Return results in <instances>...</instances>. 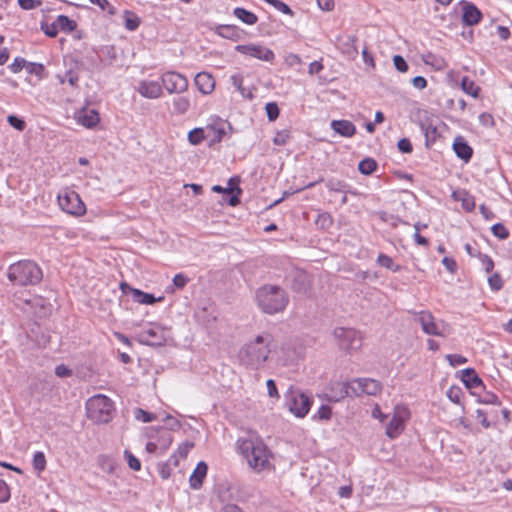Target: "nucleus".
<instances>
[{
    "label": "nucleus",
    "instance_id": "nucleus-28",
    "mask_svg": "<svg viewBox=\"0 0 512 512\" xmlns=\"http://www.w3.org/2000/svg\"><path fill=\"white\" fill-rule=\"evenodd\" d=\"M215 32L217 35L226 39H236L239 36V30L234 25H218L215 28Z\"/></svg>",
    "mask_w": 512,
    "mask_h": 512
},
{
    "label": "nucleus",
    "instance_id": "nucleus-56",
    "mask_svg": "<svg viewBox=\"0 0 512 512\" xmlns=\"http://www.w3.org/2000/svg\"><path fill=\"white\" fill-rule=\"evenodd\" d=\"M393 63H394V66L395 68L399 71V72H406L408 70V64L407 62L405 61V59L400 56V55H395L393 57Z\"/></svg>",
    "mask_w": 512,
    "mask_h": 512
},
{
    "label": "nucleus",
    "instance_id": "nucleus-30",
    "mask_svg": "<svg viewBox=\"0 0 512 512\" xmlns=\"http://www.w3.org/2000/svg\"><path fill=\"white\" fill-rule=\"evenodd\" d=\"M55 22L59 31L71 32L76 28V22L66 15H58Z\"/></svg>",
    "mask_w": 512,
    "mask_h": 512
},
{
    "label": "nucleus",
    "instance_id": "nucleus-40",
    "mask_svg": "<svg viewBox=\"0 0 512 512\" xmlns=\"http://www.w3.org/2000/svg\"><path fill=\"white\" fill-rule=\"evenodd\" d=\"M134 417L143 423H149L156 419V416L150 412H147L141 408H137L134 411Z\"/></svg>",
    "mask_w": 512,
    "mask_h": 512
},
{
    "label": "nucleus",
    "instance_id": "nucleus-15",
    "mask_svg": "<svg viewBox=\"0 0 512 512\" xmlns=\"http://www.w3.org/2000/svg\"><path fill=\"white\" fill-rule=\"evenodd\" d=\"M236 51L242 55L256 58L265 62H272L275 58L274 52L262 44L249 43L237 45Z\"/></svg>",
    "mask_w": 512,
    "mask_h": 512
},
{
    "label": "nucleus",
    "instance_id": "nucleus-18",
    "mask_svg": "<svg viewBox=\"0 0 512 512\" xmlns=\"http://www.w3.org/2000/svg\"><path fill=\"white\" fill-rule=\"evenodd\" d=\"M194 82L199 92L204 95L211 94L215 88V80L207 72L198 73L194 78Z\"/></svg>",
    "mask_w": 512,
    "mask_h": 512
},
{
    "label": "nucleus",
    "instance_id": "nucleus-24",
    "mask_svg": "<svg viewBox=\"0 0 512 512\" xmlns=\"http://www.w3.org/2000/svg\"><path fill=\"white\" fill-rule=\"evenodd\" d=\"M462 381L464 382L466 387L470 389H476L478 387L483 386L481 378L476 374V372L472 368H466L462 370Z\"/></svg>",
    "mask_w": 512,
    "mask_h": 512
},
{
    "label": "nucleus",
    "instance_id": "nucleus-61",
    "mask_svg": "<svg viewBox=\"0 0 512 512\" xmlns=\"http://www.w3.org/2000/svg\"><path fill=\"white\" fill-rule=\"evenodd\" d=\"M285 63L290 67H295L300 65L302 61L297 54L290 53L285 57Z\"/></svg>",
    "mask_w": 512,
    "mask_h": 512
},
{
    "label": "nucleus",
    "instance_id": "nucleus-39",
    "mask_svg": "<svg viewBox=\"0 0 512 512\" xmlns=\"http://www.w3.org/2000/svg\"><path fill=\"white\" fill-rule=\"evenodd\" d=\"M92 4L97 5L102 11L107 12L110 16L117 13L116 8L108 0H89Z\"/></svg>",
    "mask_w": 512,
    "mask_h": 512
},
{
    "label": "nucleus",
    "instance_id": "nucleus-4",
    "mask_svg": "<svg viewBox=\"0 0 512 512\" xmlns=\"http://www.w3.org/2000/svg\"><path fill=\"white\" fill-rule=\"evenodd\" d=\"M7 277L15 285H36L42 278L41 268L31 260H21L9 266Z\"/></svg>",
    "mask_w": 512,
    "mask_h": 512
},
{
    "label": "nucleus",
    "instance_id": "nucleus-37",
    "mask_svg": "<svg viewBox=\"0 0 512 512\" xmlns=\"http://www.w3.org/2000/svg\"><path fill=\"white\" fill-rule=\"evenodd\" d=\"M332 417V409L328 405H321L317 412L312 416L313 420L319 419V420H325L328 421Z\"/></svg>",
    "mask_w": 512,
    "mask_h": 512
},
{
    "label": "nucleus",
    "instance_id": "nucleus-42",
    "mask_svg": "<svg viewBox=\"0 0 512 512\" xmlns=\"http://www.w3.org/2000/svg\"><path fill=\"white\" fill-rule=\"evenodd\" d=\"M231 84L240 92L242 96H245V89L243 87L244 78L240 73H235L230 76Z\"/></svg>",
    "mask_w": 512,
    "mask_h": 512
},
{
    "label": "nucleus",
    "instance_id": "nucleus-33",
    "mask_svg": "<svg viewBox=\"0 0 512 512\" xmlns=\"http://www.w3.org/2000/svg\"><path fill=\"white\" fill-rule=\"evenodd\" d=\"M377 263L393 272H399L402 268L399 264H395L390 256L382 253L378 255Z\"/></svg>",
    "mask_w": 512,
    "mask_h": 512
},
{
    "label": "nucleus",
    "instance_id": "nucleus-34",
    "mask_svg": "<svg viewBox=\"0 0 512 512\" xmlns=\"http://www.w3.org/2000/svg\"><path fill=\"white\" fill-rule=\"evenodd\" d=\"M377 168V162L372 158H365L358 164V170L364 175L372 174Z\"/></svg>",
    "mask_w": 512,
    "mask_h": 512
},
{
    "label": "nucleus",
    "instance_id": "nucleus-35",
    "mask_svg": "<svg viewBox=\"0 0 512 512\" xmlns=\"http://www.w3.org/2000/svg\"><path fill=\"white\" fill-rule=\"evenodd\" d=\"M326 187L329 191L340 192L343 194H347L349 188L345 182L335 178L329 179L326 182Z\"/></svg>",
    "mask_w": 512,
    "mask_h": 512
},
{
    "label": "nucleus",
    "instance_id": "nucleus-14",
    "mask_svg": "<svg viewBox=\"0 0 512 512\" xmlns=\"http://www.w3.org/2000/svg\"><path fill=\"white\" fill-rule=\"evenodd\" d=\"M162 87L166 89L169 94L183 93L188 89V79L183 74L175 71H167L161 75Z\"/></svg>",
    "mask_w": 512,
    "mask_h": 512
},
{
    "label": "nucleus",
    "instance_id": "nucleus-13",
    "mask_svg": "<svg viewBox=\"0 0 512 512\" xmlns=\"http://www.w3.org/2000/svg\"><path fill=\"white\" fill-rule=\"evenodd\" d=\"M410 417V412L407 407L397 405L391 420L386 426V435L391 438H397L405 429V423Z\"/></svg>",
    "mask_w": 512,
    "mask_h": 512
},
{
    "label": "nucleus",
    "instance_id": "nucleus-44",
    "mask_svg": "<svg viewBox=\"0 0 512 512\" xmlns=\"http://www.w3.org/2000/svg\"><path fill=\"white\" fill-rule=\"evenodd\" d=\"M488 284L493 291H499L503 287V281L498 273H494L488 277Z\"/></svg>",
    "mask_w": 512,
    "mask_h": 512
},
{
    "label": "nucleus",
    "instance_id": "nucleus-8",
    "mask_svg": "<svg viewBox=\"0 0 512 512\" xmlns=\"http://www.w3.org/2000/svg\"><path fill=\"white\" fill-rule=\"evenodd\" d=\"M61 210L73 216H82L86 213V206L79 194L70 188H63L57 195Z\"/></svg>",
    "mask_w": 512,
    "mask_h": 512
},
{
    "label": "nucleus",
    "instance_id": "nucleus-54",
    "mask_svg": "<svg viewBox=\"0 0 512 512\" xmlns=\"http://www.w3.org/2000/svg\"><path fill=\"white\" fill-rule=\"evenodd\" d=\"M27 64V61L24 58H15L14 61L9 65V69L13 73L20 72Z\"/></svg>",
    "mask_w": 512,
    "mask_h": 512
},
{
    "label": "nucleus",
    "instance_id": "nucleus-55",
    "mask_svg": "<svg viewBox=\"0 0 512 512\" xmlns=\"http://www.w3.org/2000/svg\"><path fill=\"white\" fill-rule=\"evenodd\" d=\"M10 499V489L4 480L0 479V503H5Z\"/></svg>",
    "mask_w": 512,
    "mask_h": 512
},
{
    "label": "nucleus",
    "instance_id": "nucleus-64",
    "mask_svg": "<svg viewBox=\"0 0 512 512\" xmlns=\"http://www.w3.org/2000/svg\"><path fill=\"white\" fill-rule=\"evenodd\" d=\"M442 264L449 272L454 273L456 271L457 264L454 259L449 258V257H444L442 260Z\"/></svg>",
    "mask_w": 512,
    "mask_h": 512
},
{
    "label": "nucleus",
    "instance_id": "nucleus-11",
    "mask_svg": "<svg viewBox=\"0 0 512 512\" xmlns=\"http://www.w3.org/2000/svg\"><path fill=\"white\" fill-rule=\"evenodd\" d=\"M169 336V329L158 324H150L137 333V340L144 345L161 346Z\"/></svg>",
    "mask_w": 512,
    "mask_h": 512
},
{
    "label": "nucleus",
    "instance_id": "nucleus-23",
    "mask_svg": "<svg viewBox=\"0 0 512 512\" xmlns=\"http://www.w3.org/2000/svg\"><path fill=\"white\" fill-rule=\"evenodd\" d=\"M452 197L454 198V200L461 202L462 208L465 211L471 212L474 210V208H475L474 197L471 194H469L467 191H465V190L454 191L452 193Z\"/></svg>",
    "mask_w": 512,
    "mask_h": 512
},
{
    "label": "nucleus",
    "instance_id": "nucleus-9",
    "mask_svg": "<svg viewBox=\"0 0 512 512\" xmlns=\"http://www.w3.org/2000/svg\"><path fill=\"white\" fill-rule=\"evenodd\" d=\"M339 349L346 352H354L362 346V336L354 328L336 327L332 332Z\"/></svg>",
    "mask_w": 512,
    "mask_h": 512
},
{
    "label": "nucleus",
    "instance_id": "nucleus-51",
    "mask_svg": "<svg viewBox=\"0 0 512 512\" xmlns=\"http://www.w3.org/2000/svg\"><path fill=\"white\" fill-rule=\"evenodd\" d=\"M479 259L481 261L482 267L486 273L492 272L494 268V262L492 258L486 254H480Z\"/></svg>",
    "mask_w": 512,
    "mask_h": 512
},
{
    "label": "nucleus",
    "instance_id": "nucleus-7",
    "mask_svg": "<svg viewBox=\"0 0 512 512\" xmlns=\"http://www.w3.org/2000/svg\"><path fill=\"white\" fill-rule=\"evenodd\" d=\"M285 398L289 412L297 418H304L313 404L312 397L300 389H289Z\"/></svg>",
    "mask_w": 512,
    "mask_h": 512
},
{
    "label": "nucleus",
    "instance_id": "nucleus-50",
    "mask_svg": "<svg viewBox=\"0 0 512 512\" xmlns=\"http://www.w3.org/2000/svg\"><path fill=\"white\" fill-rule=\"evenodd\" d=\"M192 448H193L192 443L183 442L178 446L177 450L174 453L177 454V456L180 457L181 459H184L187 457L188 453L190 452V450Z\"/></svg>",
    "mask_w": 512,
    "mask_h": 512
},
{
    "label": "nucleus",
    "instance_id": "nucleus-3",
    "mask_svg": "<svg viewBox=\"0 0 512 512\" xmlns=\"http://www.w3.org/2000/svg\"><path fill=\"white\" fill-rule=\"evenodd\" d=\"M256 302L262 312L274 315L286 309L289 296L280 286L266 284L256 291Z\"/></svg>",
    "mask_w": 512,
    "mask_h": 512
},
{
    "label": "nucleus",
    "instance_id": "nucleus-12",
    "mask_svg": "<svg viewBox=\"0 0 512 512\" xmlns=\"http://www.w3.org/2000/svg\"><path fill=\"white\" fill-rule=\"evenodd\" d=\"M204 128L206 131V137L210 141V145H213L220 143L224 139L231 130V125L228 121L223 120L218 116H211Z\"/></svg>",
    "mask_w": 512,
    "mask_h": 512
},
{
    "label": "nucleus",
    "instance_id": "nucleus-48",
    "mask_svg": "<svg viewBox=\"0 0 512 512\" xmlns=\"http://www.w3.org/2000/svg\"><path fill=\"white\" fill-rule=\"evenodd\" d=\"M290 139V132L288 130L278 131L273 138V143L278 146H283L287 144Z\"/></svg>",
    "mask_w": 512,
    "mask_h": 512
},
{
    "label": "nucleus",
    "instance_id": "nucleus-58",
    "mask_svg": "<svg viewBox=\"0 0 512 512\" xmlns=\"http://www.w3.org/2000/svg\"><path fill=\"white\" fill-rule=\"evenodd\" d=\"M480 403L483 404H492V405H499L500 401L497 395L494 393H486L479 399Z\"/></svg>",
    "mask_w": 512,
    "mask_h": 512
},
{
    "label": "nucleus",
    "instance_id": "nucleus-45",
    "mask_svg": "<svg viewBox=\"0 0 512 512\" xmlns=\"http://www.w3.org/2000/svg\"><path fill=\"white\" fill-rule=\"evenodd\" d=\"M267 117L270 121H275L279 116V107L275 102H269L265 106Z\"/></svg>",
    "mask_w": 512,
    "mask_h": 512
},
{
    "label": "nucleus",
    "instance_id": "nucleus-38",
    "mask_svg": "<svg viewBox=\"0 0 512 512\" xmlns=\"http://www.w3.org/2000/svg\"><path fill=\"white\" fill-rule=\"evenodd\" d=\"M172 440V436L169 432L165 430L161 431L160 439L158 442H156L160 449V453H164L170 447Z\"/></svg>",
    "mask_w": 512,
    "mask_h": 512
},
{
    "label": "nucleus",
    "instance_id": "nucleus-53",
    "mask_svg": "<svg viewBox=\"0 0 512 512\" xmlns=\"http://www.w3.org/2000/svg\"><path fill=\"white\" fill-rule=\"evenodd\" d=\"M188 282H189V278L182 273H178L173 277V285L177 289H183L187 285Z\"/></svg>",
    "mask_w": 512,
    "mask_h": 512
},
{
    "label": "nucleus",
    "instance_id": "nucleus-41",
    "mask_svg": "<svg viewBox=\"0 0 512 512\" xmlns=\"http://www.w3.org/2000/svg\"><path fill=\"white\" fill-rule=\"evenodd\" d=\"M124 458L126 459L130 469L134 471H139L141 469L140 460L135 457L129 450L124 451Z\"/></svg>",
    "mask_w": 512,
    "mask_h": 512
},
{
    "label": "nucleus",
    "instance_id": "nucleus-47",
    "mask_svg": "<svg viewBox=\"0 0 512 512\" xmlns=\"http://www.w3.org/2000/svg\"><path fill=\"white\" fill-rule=\"evenodd\" d=\"M445 358L452 367L463 365L468 361L466 357L460 354H447Z\"/></svg>",
    "mask_w": 512,
    "mask_h": 512
},
{
    "label": "nucleus",
    "instance_id": "nucleus-57",
    "mask_svg": "<svg viewBox=\"0 0 512 512\" xmlns=\"http://www.w3.org/2000/svg\"><path fill=\"white\" fill-rule=\"evenodd\" d=\"M266 386H267V393H268L269 397L275 398V399L280 398L278 389H277L275 381L273 379H268L266 382Z\"/></svg>",
    "mask_w": 512,
    "mask_h": 512
},
{
    "label": "nucleus",
    "instance_id": "nucleus-52",
    "mask_svg": "<svg viewBox=\"0 0 512 512\" xmlns=\"http://www.w3.org/2000/svg\"><path fill=\"white\" fill-rule=\"evenodd\" d=\"M7 121L12 127L17 129L18 131H23L25 129V122L15 115H9L7 117Z\"/></svg>",
    "mask_w": 512,
    "mask_h": 512
},
{
    "label": "nucleus",
    "instance_id": "nucleus-16",
    "mask_svg": "<svg viewBox=\"0 0 512 512\" xmlns=\"http://www.w3.org/2000/svg\"><path fill=\"white\" fill-rule=\"evenodd\" d=\"M138 93L147 99H157L162 96V84L154 80H142L137 87Z\"/></svg>",
    "mask_w": 512,
    "mask_h": 512
},
{
    "label": "nucleus",
    "instance_id": "nucleus-17",
    "mask_svg": "<svg viewBox=\"0 0 512 512\" xmlns=\"http://www.w3.org/2000/svg\"><path fill=\"white\" fill-rule=\"evenodd\" d=\"M208 465L204 461L198 462L196 468L193 470L189 477V485L193 490H199L202 487L203 481L207 476Z\"/></svg>",
    "mask_w": 512,
    "mask_h": 512
},
{
    "label": "nucleus",
    "instance_id": "nucleus-43",
    "mask_svg": "<svg viewBox=\"0 0 512 512\" xmlns=\"http://www.w3.org/2000/svg\"><path fill=\"white\" fill-rule=\"evenodd\" d=\"M41 30L51 38L56 37L59 32L55 20L52 23H41Z\"/></svg>",
    "mask_w": 512,
    "mask_h": 512
},
{
    "label": "nucleus",
    "instance_id": "nucleus-31",
    "mask_svg": "<svg viewBox=\"0 0 512 512\" xmlns=\"http://www.w3.org/2000/svg\"><path fill=\"white\" fill-rule=\"evenodd\" d=\"M461 88L466 94L472 96L473 98H477L479 96V86H477L475 82L467 76L462 78Z\"/></svg>",
    "mask_w": 512,
    "mask_h": 512
},
{
    "label": "nucleus",
    "instance_id": "nucleus-22",
    "mask_svg": "<svg viewBox=\"0 0 512 512\" xmlns=\"http://www.w3.org/2000/svg\"><path fill=\"white\" fill-rule=\"evenodd\" d=\"M453 149L457 157L465 162H468L472 157L473 150L462 137H457L455 139Z\"/></svg>",
    "mask_w": 512,
    "mask_h": 512
},
{
    "label": "nucleus",
    "instance_id": "nucleus-10",
    "mask_svg": "<svg viewBox=\"0 0 512 512\" xmlns=\"http://www.w3.org/2000/svg\"><path fill=\"white\" fill-rule=\"evenodd\" d=\"M418 322L421 325L422 331L427 335L448 337L452 333V327L444 320H437L428 311H421L418 313Z\"/></svg>",
    "mask_w": 512,
    "mask_h": 512
},
{
    "label": "nucleus",
    "instance_id": "nucleus-27",
    "mask_svg": "<svg viewBox=\"0 0 512 512\" xmlns=\"http://www.w3.org/2000/svg\"><path fill=\"white\" fill-rule=\"evenodd\" d=\"M233 14L236 18L248 25H254L258 21V17L242 7H236L233 11Z\"/></svg>",
    "mask_w": 512,
    "mask_h": 512
},
{
    "label": "nucleus",
    "instance_id": "nucleus-6",
    "mask_svg": "<svg viewBox=\"0 0 512 512\" xmlns=\"http://www.w3.org/2000/svg\"><path fill=\"white\" fill-rule=\"evenodd\" d=\"M86 410L89 419L97 423H107L112 418L114 406L109 397L97 394L87 400Z\"/></svg>",
    "mask_w": 512,
    "mask_h": 512
},
{
    "label": "nucleus",
    "instance_id": "nucleus-32",
    "mask_svg": "<svg viewBox=\"0 0 512 512\" xmlns=\"http://www.w3.org/2000/svg\"><path fill=\"white\" fill-rule=\"evenodd\" d=\"M205 139L207 137L204 127L194 128L188 133V141L192 145H199Z\"/></svg>",
    "mask_w": 512,
    "mask_h": 512
},
{
    "label": "nucleus",
    "instance_id": "nucleus-59",
    "mask_svg": "<svg viewBox=\"0 0 512 512\" xmlns=\"http://www.w3.org/2000/svg\"><path fill=\"white\" fill-rule=\"evenodd\" d=\"M423 60L426 64H431L436 66L438 69L442 67L443 60L441 58H437L434 54L428 53L423 57Z\"/></svg>",
    "mask_w": 512,
    "mask_h": 512
},
{
    "label": "nucleus",
    "instance_id": "nucleus-21",
    "mask_svg": "<svg viewBox=\"0 0 512 512\" xmlns=\"http://www.w3.org/2000/svg\"><path fill=\"white\" fill-rule=\"evenodd\" d=\"M331 128L343 137H352L356 133L355 125L348 120H333Z\"/></svg>",
    "mask_w": 512,
    "mask_h": 512
},
{
    "label": "nucleus",
    "instance_id": "nucleus-2",
    "mask_svg": "<svg viewBox=\"0 0 512 512\" xmlns=\"http://www.w3.org/2000/svg\"><path fill=\"white\" fill-rule=\"evenodd\" d=\"M272 342L273 338L269 333H262L246 342L238 353L240 363L252 370L263 368L271 353Z\"/></svg>",
    "mask_w": 512,
    "mask_h": 512
},
{
    "label": "nucleus",
    "instance_id": "nucleus-49",
    "mask_svg": "<svg viewBox=\"0 0 512 512\" xmlns=\"http://www.w3.org/2000/svg\"><path fill=\"white\" fill-rule=\"evenodd\" d=\"M462 391L459 387H451L447 391V397L455 404H460Z\"/></svg>",
    "mask_w": 512,
    "mask_h": 512
},
{
    "label": "nucleus",
    "instance_id": "nucleus-63",
    "mask_svg": "<svg viewBox=\"0 0 512 512\" xmlns=\"http://www.w3.org/2000/svg\"><path fill=\"white\" fill-rule=\"evenodd\" d=\"M476 416H477V419L480 421V423L482 424V426L484 428H490L491 427V423L490 421L487 419V416H486V413L484 412V410L482 409H478L476 411Z\"/></svg>",
    "mask_w": 512,
    "mask_h": 512
},
{
    "label": "nucleus",
    "instance_id": "nucleus-19",
    "mask_svg": "<svg viewBox=\"0 0 512 512\" xmlns=\"http://www.w3.org/2000/svg\"><path fill=\"white\" fill-rule=\"evenodd\" d=\"M482 18L481 11L472 3L464 2L462 21L467 26H473L480 22Z\"/></svg>",
    "mask_w": 512,
    "mask_h": 512
},
{
    "label": "nucleus",
    "instance_id": "nucleus-20",
    "mask_svg": "<svg viewBox=\"0 0 512 512\" xmlns=\"http://www.w3.org/2000/svg\"><path fill=\"white\" fill-rule=\"evenodd\" d=\"M77 122L86 128L95 127L99 121V114L94 109H82L77 113Z\"/></svg>",
    "mask_w": 512,
    "mask_h": 512
},
{
    "label": "nucleus",
    "instance_id": "nucleus-25",
    "mask_svg": "<svg viewBox=\"0 0 512 512\" xmlns=\"http://www.w3.org/2000/svg\"><path fill=\"white\" fill-rule=\"evenodd\" d=\"M132 298L139 304L152 305L162 301L163 297L156 298L153 294L143 292L136 288H131Z\"/></svg>",
    "mask_w": 512,
    "mask_h": 512
},
{
    "label": "nucleus",
    "instance_id": "nucleus-26",
    "mask_svg": "<svg viewBox=\"0 0 512 512\" xmlns=\"http://www.w3.org/2000/svg\"><path fill=\"white\" fill-rule=\"evenodd\" d=\"M172 105L174 114L184 115L189 111L191 102L187 96H177L173 98Z\"/></svg>",
    "mask_w": 512,
    "mask_h": 512
},
{
    "label": "nucleus",
    "instance_id": "nucleus-36",
    "mask_svg": "<svg viewBox=\"0 0 512 512\" xmlns=\"http://www.w3.org/2000/svg\"><path fill=\"white\" fill-rule=\"evenodd\" d=\"M46 457L43 452L37 451L33 455L32 465L34 470H36L38 473H41L46 468Z\"/></svg>",
    "mask_w": 512,
    "mask_h": 512
},
{
    "label": "nucleus",
    "instance_id": "nucleus-62",
    "mask_svg": "<svg viewBox=\"0 0 512 512\" xmlns=\"http://www.w3.org/2000/svg\"><path fill=\"white\" fill-rule=\"evenodd\" d=\"M172 474L170 463H163L159 467V475L162 479H168Z\"/></svg>",
    "mask_w": 512,
    "mask_h": 512
},
{
    "label": "nucleus",
    "instance_id": "nucleus-29",
    "mask_svg": "<svg viewBox=\"0 0 512 512\" xmlns=\"http://www.w3.org/2000/svg\"><path fill=\"white\" fill-rule=\"evenodd\" d=\"M123 18L124 26L129 31H135L140 25V18L130 10L124 11Z\"/></svg>",
    "mask_w": 512,
    "mask_h": 512
},
{
    "label": "nucleus",
    "instance_id": "nucleus-46",
    "mask_svg": "<svg viewBox=\"0 0 512 512\" xmlns=\"http://www.w3.org/2000/svg\"><path fill=\"white\" fill-rule=\"evenodd\" d=\"M491 230L493 235L498 237L499 239H506L509 236L508 229L501 223L494 224Z\"/></svg>",
    "mask_w": 512,
    "mask_h": 512
},
{
    "label": "nucleus",
    "instance_id": "nucleus-60",
    "mask_svg": "<svg viewBox=\"0 0 512 512\" xmlns=\"http://www.w3.org/2000/svg\"><path fill=\"white\" fill-rule=\"evenodd\" d=\"M397 147L402 153H411L413 150L412 144L407 138L400 139L398 141Z\"/></svg>",
    "mask_w": 512,
    "mask_h": 512
},
{
    "label": "nucleus",
    "instance_id": "nucleus-1",
    "mask_svg": "<svg viewBox=\"0 0 512 512\" xmlns=\"http://www.w3.org/2000/svg\"><path fill=\"white\" fill-rule=\"evenodd\" d=\"M237 453L246 461L250 469L256 473L272 467V454L262 438L255 432H248L236 441Z\"/></svg>",
    "mask_w": 512,
    "mask_h": 512
},
{
    "label": "nucleus",
    "instance_id": "nucleus-5",
    "mask_svg": "<svg viewBox=\"0 0 512 512\" xmlns=\"http://www.w3.org/2000/svg\"><path fill=\"white\" fill-rule=\"evenodd\" d=\"M336 386L341 389L340 395L336 397L337 399L361 396L363 394L375 396L382 389L379 381L370 378H358L349 381V383H339Z\"/></svg>",
    "mask_w": 512,
    "mask_h": 512
}]
</instances>
